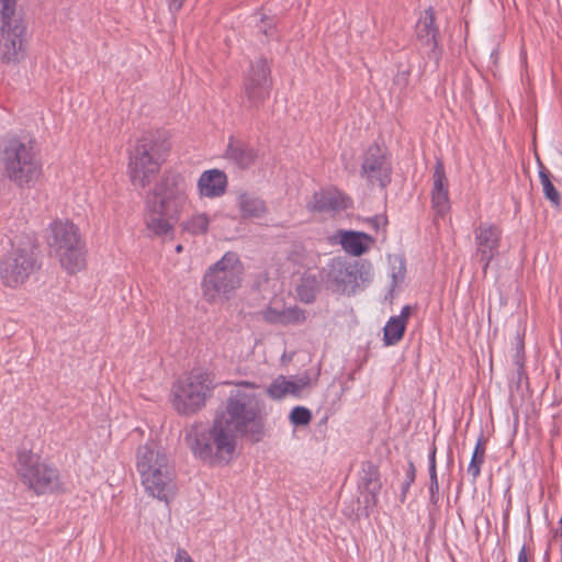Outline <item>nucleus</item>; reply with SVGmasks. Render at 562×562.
Listing matches in <instances>:
<instances>
[{"instance_id": "1", "label": "nucleus", "mask_w": 562, "mask_h": 562, "mask_svg": "<svg viewBox=\"0 0 562 562\" xmlns=\"http://www.w3.org/2000/svg\"><path fill=\"white\" fill-rule=\"evenodd\" d=\"M223 409L207 429L191 428L186 441L194 457L211 464H227L235 454L237 437L259 443L268 436V411L259 384L248 380L231 382Z\"/></svg>"}, {"instance_id": "2", "label": "nucleus", "mask_w": 562, "mask_h": 562, "mask_svg": "<svg viewBox=\"0 0 562 562\" xmlns=\"http://www.w3.org/2000/svg\"><path fill=\"white\" fill-rule=\"evenodd\" d=\"M136 469L145 492L159 501L168 502L169 496L175 493L176 484L173 469L165 450L155 443L139 446Z\"/></svg>"}, {"instance_id": "3", "label": "nucleus", "mask_w": 562, "mask_h": 562, "mask_svg": "<svg viewBox=\"0 0 562 562\" xmlns=\"http://www.w3.org/2000/svg\"><path fill=\"white\" fill-rule=\"evenodd\" d=\"M10 243L11 249L0 260V279L7 288L16 289L41 267L37 238L34 233H23Z\"/></svg>"}, {"instance_id": "4", "label": "nucleus", "mask_w": 562, "mask_h": 562, "mask_svg": "<svg viewBox=\"0 0 562 562\" xmlns=\"http://www.w3.org/2000/svg\"><path fill=\"white\" fill-rule=\"evenodd\" d=\"M244 265L238 255L227 251L210 266L202 279L201 289L207 302L226 301L234 296L241 284Z\"/></svg>"}, {"instance_id": "5", "label": "nucleus", "mask_w": 562, "mask_h": 562, "mask_svg": "<svg viewBox=\"0 0 562 562\" xmlns=\"http://www.w3.org/2000/svg\"><path fill=\"white\" fill-rule=\"evenodd\" d=\"M169 147L154 136L142 137L130 151L127 173L135 188L147 187L159 172Z\"/></svg>"}, {"instance_id": "6", "label": "nucleus", "mask_w": 562, "mask_h": 562, "mask_svg": "<svg viewBox=\"0 0 562 562\" xmlns=\"http://www.w3.org/2000/svg\"><path fill=\"white\" fill-rule=\"evenodd\" d=\"M48 245L58 257L61 267L76 273L86 266L85 243L79 228L68 220H55L49 224Z\"/></svg>"}, {"instance_id": "7", "label": "nucleus", "mask_w": 562, "mask_h": 562, "mask_svg": "<svg viewBox=\"0 0 562 562\" xmlns=\"http://www.w3.org/2000/svg\"><path fill=\"white\" fill-rule=\"evenodd\" d=\"M2 164L7 177L19 187H33L42 173V164L33 146L19 137L4 144Z\"/></svg>"}, {"instance_id": "8", "label": "nucleus", "mask_w": 562, "mask_h": 562, "mask_svg": "<svg viewBox=\"0 0 562 562\" xmlns=\"http://www.w3.org/2000/svg\"><path fill=\"white\" fill-rule=\"evenodd\" d=\"M214 387L213 380L206 371L193 369L173 383L172 406L180 415H193L205 406Z\"/></svg>"}, {"instance_id": "9", "label": "nucleus", "mask_w": 562, "mask_h": 562, "mask_svg": "<svg viewBox=\"0 0 562 562\" xmlns=\"http://www.w3.org/2000/svg\"><path fill=\"white\" fill-rule=\"evenodd\" d=\"M16 467L22 482L37 495L54 493L61 486L59 471L31 450L18 452Z\"/></svg>"}, {"instance_id": "10", "label": "nucleus", "mask_w": 562, "mask_h": 562, "mask_svg": "<svg viewBox=\"0 0 562 562\" xmlns=\"http://www.w3.org/2000/svg\"><path fill=\"white\" fill-rule=\"evenodd\" d=\"M27 25L20 14L0 19V60L19 64L26 52Z\"/></svg>"}, {"instance_id": "11", "label": "nucleus", "mask_w": 562, "mask_h": 562, "mask_svg": "<svg viewBox=\"0 0 562 562\" xmlns=\"http://www.w3.org/2000/svg\"><path fill=\"white\" fill-rule=\"evenodd\" d=\"M392 171V161L386 148L374 143L363 151L359 173L368 186L385 189L391 183Z\"/></svg>"}, {"instance_id": "12", "label": "nucleus", "mask_w": 562, "mask_h": 562, "mask_svg": "<svg viewBox=\"0 0 562 562\" xmlns=\"http://www.w3.org/2000/svg\"><path fill=\"white\" fill-rule=\"evenodd\" d=\"M360 276L358 266L341 257L329 259L319 271L321 281L327 289L337 293H353Z\"/></svg>"}, {"instance_id": "13", "label": "nucleus", "mask_w": 562, "mask_h": 562, "mask_svg": "<svg viewBox=\"0 0 562 562\" xmlns=\"http://www.w3.org/2000/svg\"><path fill=\"white\" fill-rule=\"evenodd\" d=\"M270 89V68L266 59L259 58L250 64L244 80V92L248 108L259 109L269 97Z\"/></svg>"}, {"instance_id": "14", "label": "nucleus", "mask_w": 562, "mask_h": 562, "mask_svg": "<svg viewBox=\"0 0 562 562\" xmlns=\"http://www.w3.org/2000/svg\"><path fill=\"white\" fill-rule=\"evenodd\" d=\"M190 186L181 173L167 176L161 183L160 198L154 201L159 207L171 212L173 217H179L188 203Z\"/></svg>"}, {"instance_id": "15", "label": "nucleus", "mask_w": 562, "mask_h": 562, "mask_svg": "<svg viewBox=\"0 0 562 562\" xmlns=\"http://www.w3.org/2000/svg\"><path fill=\"white\" fill-rule=\"evenodd\" d=\"M502 234L501 227L491 222H482L474 228L475 256L484 272L499 254Z\"/></svg>"}, {"instance_id": "16", "label": "nucleus", "mask_w": 562, "mask_h": 562, "mask_svg": "<svg viewBox=\"0 0 562 562\" xmlns=\"http://www.w3.org/2000/svg\"><path fill=\"white\" fill-rule=\"evenodd\" d=\"M146 227L149 233L162 240H171L175 237V227L172 221H178L179 217H173L171 212L159 207L156 201H147L146 203Z\"/></svg>"}, {"instance_id": "17", "label": "nucleus", "mask_w": 562, "mask_h": 562, "mask_svg": "<svg viewBox=\"0 0 562 562\" xmlns=\"http://www.w3.org/2000/svg\"><path fill=\"white\" fill-rule=\"evenodd\" d=\"M439 30L435 24V12L431 7L424 11L416 23V36L423 46L430 49L429 58L439 65L441 48L438 44Z\"/></svg>"}, {"instance_id": "18", "label": "nucleus", "mask_w": 562, "mask_h": 562, "mask_svg": "<svg viewBox=\"0 0 562 562\" xmlns=\"http://www.w3.org/2000/svg\"><path fill=\"white\" fill-rule=\"evenodd\" d=\"M349 205L350 200L341 191L328 188L315 192L307 203V209L312 212L328 213L347 210Z\"/></svg>"}, {"instance_id": "19", "label": "nucleus", "mask_w": 562, "mask_h": 562, "mask_svg": "<svg viewBox=\"0 0 562 562\" xmlns=\"http://www.w3.org/2000/svg\"><path fill=\"white\" fill-rule=\"evenodd\" d=\"M432 179L431 206L437 215L443 216L450 210V199L446 170L441 160L435 164Z\"/></svg>"}, {"instance_id": "20", "label": "nucleus", "mask_w": 562, "mask_h": 562, "mask_svg": "<svg viewBox=\"0 0 562 562\" xmlns=\"http://www.w3.org/2000/svg\"><path fill=\"white\" fill-rule=\"evenodd\" d=\"M227 176L223 170L209 169L203 171L196 182V190L200 198L217 199L227 190Z\"/></svg>"}, {"instance_id": "21", "label": "nucleus", "mask_w": 562, "mask_h": 562, "mask_svg": "<svg viewBox=\"0 0 562 562\" xmlns=\"http://www.w3.org/2000/svg\"><path fill=\"white\" fill-rule=\"evenodd\" d=\"M261 318L270 325H299L305 322L306 314L304 310L297 306L278 307L268 304L260 311Z\"/></svg>"}, {"instance_id": "22", "label": "nucleus", "mask_w": 562, "mask_h": 562, "mask_svg": "<svg viewBox=\"0 0 562 562\" xmlns=\"http://www.w3.org/2000/svg\"><path fill=\"white\" fill-rule=\"evenodd\" d=\"M338 235L342 249L355 257L367 252L370 244L373 243V238L363 232L340 231Z\"/></svg>"}, {"instance_id": "23", "label": "nucleus", "mask_w": 562, "mask_h": 562, "mask_svg": "<svg viewBox=\"0 0 562 562\" xmlns=\"http://www.w3.org/2000/svg\"><path fill=\"white\" fill-rule=\"evenodd\" d=\"M409 314L411 306L404 305L398 315L389 318L383 328V341L385 346H393L402 339Z\"/></svg>"}, {"instance_id": "24", "label": "nucleus", "mask_w": 562, "mask_h": 562, "mask_svg": "<svg viewBox=\"0 0 562 562\" xmlns=\"http://www.w3.org/2000/svg\"><path fill=\"white\" fill-rule=\"evenodd\" d=\"M237 205L244 218H260L267 213L265 201L251 193H240Z\"/></svg>"}, {"instance_id": "25", "label": "nucleus", "mask_w": 562, "mask_h": 562, "mask_svg": "<svg viewBox=\"0 0 562 562\" xmlns=\"http://www.w3.org/2000/svg\"><path fill=\"white\" fill-rule=\"evenodd\" d=\"M225 156L241 168L249 167L256 158V154L251 147L239 140H234L233 138H231L227 145Z\"/></svg>"}, {"instance_id": "26", "label": "nucleus", "mask_w": 562, "mask_h": 562, "mask_svg": "<svg viewBox=\"0 0 562 562\" xmlns=\"http://www.w3.org/2000/svg\"><path fill=\"white\" fill-rule=\"evenodd\" d=\"M362 475L361 481L364 486V488L368 491V493L371 496V501L373 504L376 503L378 495L381 490V484L379 482L380 473L378 468L371 463L368 462L363 464L362 467Z\"/></svg>"}, {"instance_id": "27", "label": "nucleus", "mask_w": 562, "mask_h": 562, "mask_svg": "<svg viewBox=\"0 0 562 562\" xmlns=\"http://www.w3.org/2000/svg\"><path fill=\"white\" fill-rule=\"evenodd\" d=\"M210 224L211 217L209 214L205 212H196L189 216L181 226L186 233L192 236H200L209 232Z\"/></svg>"}, {"instance_id": "28", "label": "nucleus", "mask_w": 562, "mask_h": 562, "mask_svg": "<svg viewBox=\"0 0 562 562\" xmlns=\"http://www.w3.org/2000/svg\"><path fill=\"white\" fill-rule=\"evenodd\" d=\"M319 290V281L316 276L305 274L296 286V293L301 302L313 303Z\"/></svg>"}, {"instance_id": "29", "label": "nucleus", "mask_w": 562, "mask_h": 562, "mask_svg": "<svg viewBox=\"0 0 562 562\" xmlns=\"http://www.w3.org/2000/svg\"><path fill=\"white\" fill-rule=\"evenodd\" d=\"M538 176L546 199L549 200L553 206H559L561 203V195L551 181L550 172L541 164L539 165Z\"/></svg>"}, {"instance_id": "30", "label": "nucleus", "mask_w": 562, "mask_h": 562, "mask_svg": "<svg viewBox=\"0 0 562 562\" xmlns=\"http://www.w3.org/2000/svg\"><path fill=\"white\" fill-rule=\"evenodd\" d=\"M266 394L273 401H280L289 395L286 376L278 375L266 389Z\"/></svg>"}, {"instance_id": "31", "label": "nucleus", "mask_w": 562, "mask_h": 562, "mask_svg": "<svg viewBox=\"0 0 562 562\" xmlns=\"http://www.w3.org/2000/svg\"><path fill=\"white\" fill-rule=\"evenodd\" d=\"M310 383L311 378L307 373L286 378L289 395L300 397L304 389H306L310 385Z\"/></svg>"}, {"instance_id": "32", "label": "nucleus", "mask_w": 562, "mask_h": 562, "mask_svg": "<svg viewBox=\"0 0 562 562\" xmlns=\"http://www.w3.org/2000/svg\"><path fill=\"white\" fill-rule=\"evenodd\" d=\"M290 423L295 426H306L312 420V412L305 406H295L289 414Z\"/></svg>"}, {"instance_id": "33", "label": "nucleus", "mask_w": 562, "mask_h": 562, "mask_svg": "<svg viewBox=\"0 0 562 562\" xmlns=\"http://www.w3.org/2000/svg\"><path fill=\"white\" fill-rule=\"evenodd\" d=\"M405 273H406V267H405V262L403 259H400L398 260V266L395 267L393 266L392 267V270H391V285H390V291H394L395 288H397L405 279Z\"/></svg>"}, {"instance_id": "34", "label": "nucleus", "mask_w": 562, "mask_h": 562, "mask_svg": "<svg viewBox=\"0 0 562 562\" xmlns=\"http://www.w3.org/2000/svg\"><path fill=\"white\" fill-rule=\"evenodd\" d=\"M513 361H514V364L517 367V371H518V375L519 378L521 376L522 374V371H524V344H522V340H519L517 346H516V351H515V355L513 357Z\"/></svg>"}, {"instance_id": "35", "label": "nucleus", "mask_w": 562, "mask_h": 562, "mask_svg": "<svg viewBox=\"0 0 562 562\" xmlns=\"http://www.w3.org/2000/svg\"><path fill=\"white\" fill-rule=\"evenodd\" d=\"M16 0H0V19L5 15H15Z\"/></svg>"}, {"instance_id": "36", "label": "nucleus", "mask_w": 562, "mask_h": 562, "mask_svg": "<svg viewBox=\"0 0 562 562\" xmlns=\"http://www.w3.org/2000/svg\"><path fill=\"white\" fill-rule=\"evenodd\" d=\"M429 498L432 504L439 499V484L437 475H429Z\"/></svg>"}, {"instance_id": "37", "label": "nucleus", "mask_w": 562, "mask_h": 562, "mask_svg": "<svg viewBox=\"0 0 562 562\" xmlns=\"http://www.w3.org/2000/svg\"><path fill=\"white\" fill-rule=\"evenodd\" d=\"M409 75H411L409 69L398 70L393 79L394 85L400 87L401 89H405L408 85Z\"/></svg>"}, {"instance_id": "38", "label": "nucleus", "mask_w": 562, "mask_h": 562, "mask_svg": "<svg viewBox=\"0 0 562 562\" xmlns=\"http://www.w3.org/2000/svg\"><path fill=\"white\" fill-rule=\"evenodd\" d=\"M436 451H437L436 446L431 445V447L429 448V453H428V472H429V475H437Z\"/></svg>"}, {"instance_id": "39", "label": "nucleus", "mask_w": 562, "mask_h": 562, "mask_svg": "<svg viewBox=\"0 0 562 562\" xmlns=\"http://www.w3.org/2000/svg\"><path fill=\"white\" fill-rule=\"evenodd\" d=\"M484 453H485V449L483 447V436L481 435L476 441V445H475V448H474L471 459L480 460V463H483L484 462Z\"/></svg>"}, {"instance_id": "40", "label": "nucleus", "mask_w": 562, "mask_h": 562, "mask_svg": "<svg viewBox=\"0 0 562 562\" xmlns=\"http://www.w3.org/2000/svg\"><path fill=\"white\" fill-rule=\"evenodd\" d=\"M481 464L480 460L471 459L468 465V473L472 476L473 481H475L481 473Z\"/></svg>"}, {"instance_id": "41", "label": "nucleus", "mask_w": 562, "mask_h": 562, "mask_svg": "<svg viewBox=\"0 0 562 562\" xmlns=\"http://www.w3.org/2000/svg\"><path fill=\"white\" fill-rule=\"evenodd\" d=\"M175 562H195L187 550L178 548L175 554Z\"/></svg>"}, {"instance_id": "42", "label": "nucleus", "mask_w": 562, "mask_h": 562, "mask_svg": "<svg viewBox=\"0 0 562 562\" xmlns=\"http://www.w3.org/2000/svg\"><path fill=\"white\" fill-rule=\"evenodd\" d=\"M415 479H416V468H415L414 462L412 460H409L407 463V469H406L404 481L413 484Z\"/></svg>"}, {"instance_id": "43", "label": "nucleus", "mask_w": 562, "mask_h": 562, "mask_svg": "<svg viewBox=\"0 0 562 562\" xmlns=\"http://www.w3.org/2000/svg\"><path fill=\"white\" fill-rule=\"evenodd\" d=\"M370 225L378 232L380 227L385 226L386 218L384 216H372L369 220Z\"/></svg>"}, {"instance_id": "44", "label": "nucleus", "mask_w": 562, "mask_h": 562, "mask_svg": "<svg viewBox=\"0 0 562 562\" xmlns=\"http://www.w3.org/2000/svg\"><path fill=\"white\" fill-rule=\"evenodd\" d=\"M517 562H529L528 553H527V546L525 543L521 546V548L518 552Z\"/></svg>"}, {"instance_id": "45", "label": "nucleus", "mask_w": 562, "mask_h": 562, "mask_svg": "<svg viewBox=\"0 0 562 562\" xmlns=\"http://www.w3.org/2000/svg\"><path fill=\"white\" fill-rule=\"evenodd\" d=\"M412 486V483L404 481L401 487V501L403 502L406 497V494L408 493L409 488Z\"/></svg>"}, {"instance_id": "46", "label": "nucleus", "mask_w": 562, "mask_h": 562, "mask_svg": "<svg viewBox=\"0 0 562 562\" xmlns=\"http://www.w3.org/2000/svg\"><path fill=\"white\" fill-rule=\"evenodd\" d=\"M184 0H170L169 8L171 11H178L182 7Z\"/></svg>"}, {"instance_id": "47", "label": "nucleus", "mask_w": 562, "mask_h": 562, "mask_svg": "<svg viewBox=\"0 0 562 562\" xmlns=\"http://www.w3.org/2000/svg\"><path fill=\"white\" fill-rule=\"evenodd\" d=\"M182 249H183L182 245L179 244V245L176 246V251L177 252H181Z\"/></svg>"}]
</instances>
